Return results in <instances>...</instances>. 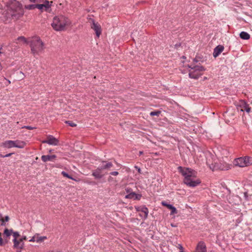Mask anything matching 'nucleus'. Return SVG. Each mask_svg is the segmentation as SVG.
<instances>
[{"label":"nucleus","instance_id":"obj_1","mask_svg":"<svg viewBox=\"0 0 252 252\" xmlns=\"http://www.w3.org/2000/svg\"><path fill=\"white\" fill-rule=\"evenodd\" d=\"M178 171L184 176V183L189 187H195L201 183L199 179L196 178L197 172L190 168L178 167Z\"/></svg>","mask_w":252,"mask_h":252},{"label":"nucleus","instance_id":"obj_2","mask_svg":"<svg viewBox=\"0 0 252 252\" xmlns=\"http://www.w3.org/2000/svg\"><path fill=\"white\" fill-rule=\"evenodd\" d=\"M71 22L66 17L60 15L54 17L51 26L56 31H62L65 29L66 26L70 25Z\"/></svg>","mask_w":252,"mask_h":252},{"label":"nucleus","instance_id":"obj_3","mask_svg":"<svg viewBox=\"0 0 252 252\" xmlns=\"http://www.w3.org/2000/svg\"><path fill=\"white\" fill-rule=\"evenodd\" d=\"M29 42L31 51L33 55H38L44 50V45L39 37H33L29 40Z\"/></svg>","mask_w":252,"mask_h":252},{"label":"nucleus","instance_id":"obj_4","mask_svg":"<svg viewBox=\"0 0 252 252\" xmlns=\"http://www.w3.org/2000/svg\"><path fill=\"white\" fill-rule=\"evenodd\" d=\"M227 160L228 159H226V160H223L222 162L220 161V163H218L216 159H215L211 162L210 159L207 158V164L212 170L217 169L227 170L230 168V165L227 163Z\"/></svg>","mask_w":252,"mask_h":252},{"label":"nucleus","instance_id":"obj_5","mask_svg":"<svg viewBox=\"0 0 252 252\" xmlns=\"http://www.w3.org/2000/svg\"><path fill=\"white\" fill-rule=\"evenodd\" d=\"M189 77L194 79H198L205 70V68L201 65H188Z\"/></svg>","mask_w":252,"mask_h":252},{"label":"nucleus","instance_id":"obj_6","mask_svg":"<svg viewBox=\"0 0 252 252\" xmlns=\"http://www.w3.org/2000/svg\"><path fill=\"white\" fill-rule=\"evenodd\" d=\"M233 164L235 166L240 167L249 166L252 164V158L246 156L235 158Z\"/></svg>","mask_w":252,"mask_h":252},{"label":"nucleus","instance_id":"obj_7","mask_svg":"<svg viewBox=\"0 0 252 252\" xmlns=\"http://www.w3.org/2000/svg\"><path fill=\"white\" fill-rule=\"evenodd\" d=\"M26 145L25 142L20 140H7L2 143L1 146L6 148L16 147L20 149L24 148Z\"/></svg>","mask_w":252,"mask_h":252},{"label":"nucleus","instance_id":"obj_8","mask_svg":"<svg viewBox=\"0 0 252 252\" xmlns=\"http://www.w3.org/2000/svg\"><path fill=\"white\" fill-rule=\"evenodd\" d=\"M235 105L238 112H246L250 115L251 108L245 101L240 100L236 103Z\"/></svg>","mask_w":252,"mask_h":252},{"label":"nucleus","instance_id":"obj_9","mask_svg":"<svg viewBox=\"0 0 252 252\" xmlns=\"http://www.w3.org/2000/svg\"><path fill=\"white\" fill-rule=\"evenodd\" d=\"M42 143H47L50 145L57 146L59 144V141L53 135H48L47 136L46 139L42 141Z\"/></svg>","mask_w":252,"mask_h":252},{"label":"nucleus","instance_id":"obj_10","mask_svg":"<svg viewBox=\"0 0 252 252\" xmlns=\"http://www.w3.org/2000/svg\"><path fill=\"white\" fill-rule=\"evenodd\" d=\"M91 28L95 31L96 36L99 37L101 33L100 26L97 23H95L94 19H91Z\"/></svg>","mask_w":252,"mask_h":252},{"label":"nucleus","instance_id":"obj_11","mask_svg":"<svg viewBox=\"0 0 252 252\" xmlns=\"http://www.w3.org/2000/svg\"><path fill=\"white\" fill-rule=\"evenodd\" d=\"M103 170L101 168V167L98 166V167L94 170L93 171L92 175L96 179H100L102 178L104 174L102 173Z\"/></svg>","mask_w":252,"mask_h":252},{"label":"nucleus","instance_id":"obj_12","mask_svg":"<svg viewBox=\"0 0 252 252\" xmlns=\"http://www.w3.org/2000/svg\"><path fill=\"white\" fill-rule=\"evenodd\" d=\"M99 166L101 168L104 170H108L113 166V163L111 162H109L106 160H102Z\"/></svg>","mask_w":252,"mask_h":252},{"label":"nucleus","instance_id":"obj_13","mask_svg":"<svg viewBox=\"0 0 252 252\" xmlns=\"http://www.w3.org/2000/svg\"><path fill=\"white\" fill-rule=\"evenodd\" d=\"M195 252H207L206 245L204 242L200 241L198 243Z\"/></svg>","mask_w":252,"mask_h":252},{"label":"nucleus","instance_id":"obj_14","mask_svg":"<svg viewBox=\"0 0 252 252\" xmlns=\"http://www.w3.org/2000/svg\"><path fill=\"white\" fill-rule=\"evenodd\" d=\"M223 46L221 45L217 46L214 50L213 56L216 58L223 51Z\"/></svg>","mask_w":252,"mask_h":252},{"label":"nucleus","instance_id":"obj_15","mask_svg":"<svg viewBox=\"0 0 252 252\" xmlns=\"http://www.w3.org/2000/svg\"><path fill=\"white\" fill-rule=\"evenodd\" d=\"M13 242L14 243L13 247L14 248L18 249H22L24 247V244L23 242L20 241V240H18L17 239H14L13 240Z\"/></svg>","mask_w":252,"mask_h":252},{"label":"nucleus","instance_id":"obj_16","mask_svg":"<svg viewBox=\"0 0 252 252\" xmlns=\"http://www.w3.org/2000/svg\"><path fill=\"white\" fill-rule=\"evenodd\" d=\"M57 156L55 155H43L41 156V159L43 162H47L48 161H52L55 159Z\"/></svg>","mask_w":252,"mask_h":252},{"label":"nucleus","instance_id":"obj_17","mask_svg":"<svg viewBox=\"0 0 252 252\" xmlns=\"http://www.w3.org/2000/svg\"><path fill=\"white\" fill-rule=\"evenodd\" d=\"M223 116L225 118H227L233 119L234 116L233 109L232 108H229L225 112Z\"/></svg>","mask_w":252,"mask_h":252},{"label":"nucleus","instance_id":"obj_18","mask_svg":"<svg viewBox=\"0 0 252 252\" xmlns=\"http://www.w3.org/2000/svg\"><path fill=\"white\" fill-rule=\"evenodd\" d=\"M141 197L140 194H136L135 192L130 193L126 196V198H134L136 199H139Z\"/></svg>","mask_w":252,"mask_h":252},{"label":"nucleus","instance_id":"obj_19","mask_svg":"<svg viewBox=\"0 0 252 252\" xmlns=\"http://www.w3.org/2000/svg\"><path fill=\"white\" fill-rule=\"evenodd\" d=\"M50 7V4L49 3V2L47 1L46 4H36L35 7L37 8L38 9L40 10H43L44 8L47 9L49 8Z\"/></svg>","mask_w":252,"mask_h":252},{"label":"nucleus","instance_id":"obj_20","mask_svg":"<svg viewBox=\"0 0 252 252\" xmlns=\"http://www.w3.org/2000/svg\"><path fill=\"white\" fill-rule=\"evenodd\" d=\"M137 210L139 211H141L142 212H143L145 214V218H147L148 213H149V211H148V208L146 206H141L138 209H137Z\"/></svg>","mask_w":252,"mask_h":252},{"label":"nucleus","instance_id":"obj_21","mask_svg":"<svg viewBox=\"0 0 252 252\" xmlns=\"http://www.w3.org/2000/svg\"><path fill=\"white\" fill-rule=\"evenodd\" d=\"M240 37L243 39L248 40L250 38V35L247 32H242L240 33Z\"/></svg>","mask_w":252,"mask_h":252},{"label":"nucleus","instance_id":"obj_22","mask_svg":"<svg viewBox=\"0 0 252 252\" xmlns=\"http://www.w3.org/2000/svg\"><path fill=\"white\" fill-rule=\"evenodd\" d=\"M23 15V12L22 10L20 11V12H19L18 13H13L11 14V16L13 18H15L16 19H18L19 18H20V17H21Z\"/></svg>","mask_w":252,"mask_h":252},{"label":"nucleus","instance_id":"obj_23","mask_svg":"<svg viewBox=\"0 0 252 252\" xmlns=\"http://www.w3.org/2000/svg\"><path fill=\"white\" fill-rule=\"evenodd\" d=\"M167 208L169 209H170L171 210V213H170L171 215H173V214H177V211L176 208L174 206H173L172 205H171V204L168 205H167Z\"/></svg>","mask_w":252,"mask_h":252},{"label":"nucleus","instance_id":"obj_24","mask_svg":"<svg viewBox=\"0 0 252 252\" xmlns=\"http://www.w3.org/2000/svg\"><path fill=\"white\" fill-rule=\"evenodd\" d=\"M36 235V242L37 243H40L43 241L45 239H47L46 236H39L38 234Z\"/></svg>","mask_w":252,"mask_h":252},{"label":"nucleus","instance_id":"obj_25","mask_svg":"<svg viewBox=\"0 0 252 252\" xmlns=\"http://www.w3.org/2000/svg\"><path fill=\"white\" fill-rule=\"evenodd\" d=\"M17 40L19 42H22L25 43H29V41H28L24 36H20L17 38Z\"/></svg>","mask_w":252,"mask_h":252},{"label":"nucleus","instance_id":"obj_26","mask_svg":"<svg viewBox=\"0 0 252 252\" xmlns=\"http://www.w3.org/2000/svg\"><path fill=\"white\" fill-rule=\"evenodd\" d=\"M13 230L12 229H8L6 228L4 230V234L7 237L10 236Z\"/></svg>","mask_w":252,"mask_h":252},{"label":"nucleus","instance_id":"obj_27","mask_svg":"<svg viewBox=\"0 0 252 252\" xmlns=\"http://www.w3.org/2000/svg\"><path fill=\"white\" fill-rule=\"evenodd\" d=\"M160 113H161V112L160 111H152L150 113V115L151 116H158L159 115V114H160Z\"/></svg>","mask_w":252,"mask_h":252},{"label":"nucleus","instance_id":"obj_28","mask_svg":"<svg viewBox=\"0 0 252 252\" xmlns=\"http://www.w3.org/2000/svg\"><path fill=\"white\" fill-rule=\"evenodd\" d=\"M222 154L225 157V158L228 159L227 156L229 155V153L226 149H223L222 150Z\"/></svg>","mask_w":252,"mask_h":252},{"label":"nucleus","instance_id":"obj_29","mask_svg":"<svg viewBox=\"0 0 252 252\" xmlns=\"http://www.w3.org/2000/svg\"><path fill=\"white\" fill-rule=\"evenodd\" d=\"M61 174L65 177L74 180V179H73L71 176H70L68 173H67L65 171H62Z\"/></svg>","mask_w":252,"mask_h":252},{"label":"nucleus","instance_id":"obj_30","mask_svg":"<svg viewBox=\"0 0 252 252\" xmlns=\"http://www.w3.org/2000/svg\"><path fill=\"white\" fill-rule=\"evenodd\" d=\"M12 233H13L14 239H17V238L20 236L18 232H13Z\"/></svg>","mask_w":252,"mask_h":252},{"label":"nucleus","instance_id":"obj_31","mask_svg":"<svg viewBox=\"0 0 252 252\" xmlns=\"http://www.w3.org/2000/svg\"><path fill=\"white\" fill-rule=\"evenodd\" d=\"M66 123L68 124L70 126H71L72 127H74V126H76V125L75 124H74V123H73L71 121H66Z\"/></svg>","mask_w":252,"mask_h":252},{"label":"nucleus","instance_id":"obj_32","mask_svg":"<svg viewBox=\"0 0 252 252\" xmlns=\"http://www.w3.org/2000/svg\"><path fill=\"white\" fill-rule=\"evenodd\" d=\"M110 174L112 176H117L119 174L118 172L117 171H112L110 173Z\"/></svg>","mask_w":252,"mask_h":252},{"label":"nucleus","instance_id":"obj_33","mask_svg":"<svg viewBox=\"0 0 252 252\" xmlns=\"http://www.w3.org/2000/svg\"><path fill=\"white\" fill-rule=\"evenodd\" d=\"M4 245V243L3 241L2 238L1 237V233H0V246H2Z\"/></svg>","mask_w":252,"mask_h":252},{"label":"nucleus","instance_id":"obj_34","mask_svg":"<svg viewBox=\"0 0 252 252\" xmlns=\"http://www.w3.org/2000/svg\"><path fill=\"white\" fill-rule=\"evenodd\" d=\"M30 242H36V235L33 236L30 240Z\"/></svg>","mask_w":252,"mask_h":252},{"label":"nucleus","instance_id":"obj_35","mask_svg":"<svg viewBox=\"0 0 252 252\" xmlns=\"http://www.w3.org/2000/svg\"><path fill=\"white\" fill-rule=\"evenodd\" d=\"M178 248L181 250L180 252H184L183 251V247L181 244H178Z\"/></svg>","mask_w":252,"mask_h":252},{"label":"nucleus","instance_id":"obj_36","mask_svg":"<svg viewBox=\"0 0 252 252\" xmlns=\"http://www.w3.org/2000/svg\"><path fill=\"white\" fill-rule=\"evenodd\" d=\"M134 168H136L139 173H141V170L140 167H138L137 166H135Z\"/></svg>","mask_w":252,"mask_h":252},{"label":"nucleus","instance_id":"obj_37","mask_svg":"<svg viewBox=\"0 0 252 252\" xmlns=\"http://www.w3.org/2000/svg\"><path fill=\"white\" fill-rule=\"evenodd\" d=\"M27 239V237L25 236H22L20 239V241H21L22 242H23V241L24 240H26Z\"/></svg>","mask_w":252,"mask_h":252},{"label":"nucleus","instance_id":"obj_38","mask_svg":"<svg viewBox=\"0 0 252 252\" xmlns=\"http://www.w3.org/2000/svg\"><path fill=\"white\" fill-rule=\"evenodd\" d=\"M1 220V225L2 226H4V225H5V221H4V219H1V220Z\"/></svg>","mask_w":252,"mask_h":252},{"label":"nucleus","instance_id":"obj_39","mask_svg":"<svg viewBox=\"0 0 252 252\" xmlns=\"http://www.w3.org/2000/svg\"><path fill=\"white\" fill-rule=\"evenodd\" d=\"M24 127H25L26 128H27L28 129H29V130H31V129H33V127H32L31 126H25Z\"/></svg>","mask_w":252,"mask_h":252},{"label":"nucleus","instance_id":"obj_40","mask_svg":"<svg viewBox=\"0 0 252 252\" xmlns=\"http://www.w3.org/2000/svg\"><path fill=\"white\" fill-rule=\"evenodd\" d=\"M13 154V153H9V154H6V155H4V156H3V157H5V158H6V157H9L11 156Z\"/></svg>","mask_w":252,"mask_h":252},{"label":"nucleus","instance_id":"obj_41","mask_svg":"<svg viewBox=\"0 0 252 252\" xmlns=\"http://www.w3.org/2000/svg\"><path fill=\"white\" fill-rule=\"evenodd\" d=\"M9 220V218L8 216L5 217L4 220L5 221H8Z\"/></svg>","mask_w":252,"mask_h":252},{"label":"nucleus","instance_id":"obj_42","mask_svg":"<svg viewBox=\"0 0 252 252\" xmlns=\"http://www.w3.org/2000/svg\"><path fill=\"white\" fill-rule=\"evenodd\" d=\"M35 5H30L29 6V7L28 8H29V9H32L33 8H35Z\"/></svg>","mask_w":252,"mask_h":252},{"label":"nucleus","instance_id":"obj_43","mask_svg":"<svg viewBox=\"0 0 252 252\" xmlns=\"http://www.w3.org/2000/svg\"><path fill=\"white\" fill-rule=\"evenodd\" d=\"M161 204L162 205H163L164 206H166L167 207L168 205H170L169 204H168L165 202H162Z\"/></svg>","mask_w":252,"mask_h":252},{"label":"nucleus","instance_id":"obj_44","mask_svg":"<svg viewBox=\"0 0 252 252\" xmlns=\"http://www.w3.org/2000/svg\"><path fill=\"white\" fill-rule=\"evenodd\" d=\"M30 0L32 2H38L40 1L41 0Z\"/></svg>","mask_w":252,"mask_h":252},{"label":"nucleus","instance_id":"obj_45","mask_svg":"<svg viewBox=\"0 0 252 252\" xmlns=\"http://www.w3.org/2000/svg\"><path fill=\"white\" fill-rule=\"evenodd\" d=\"M4 79L6 80V81L7 82L8 84H10V81L8 80H7L5 78H4Z\"/></svg>","mask_w":252,"mask_h":252},{"label":"nucleus","instance_id":"obj_46","mask_svg":"<svg viewBox=\"0 0 252 252\" xmlns=\"http://www.w3.org/2000/svg\"><path fill=\"white\" fill-rule=\"evenodd\" d=\"M143 154V152L142 151H140L139 152V155H141Z\"/></svg>","mask_w":252,"mask_h":252},{"label":"nucleus","instance_id":"obj_47","mask_svg":"<svg viewBox=\"0 0 252 252\" xmlns=\"http://www.w3.org/2000/svg\"><path fill=\"white\" fill-rule=\"evenodd\" d=\"M193 61H194V62H197V60H196L195 59H193Z\"/></svg>","mask_w":252,"mask_h":252},{"label":"nucleus","instance_id":"obj_48","mask_svg":"<svg viewBox=\"0 0 252 252\" xmlns=\"http://www.w3.org/2000/svg\"><path fill=\"white\" fill-rule=\"evenodd\" d=\"M4 156V155H1V154L0 155V157H2V158H4V157H3V156Z\"/></svg>","mask_w":252,"mask_h":252}]
</instances>
